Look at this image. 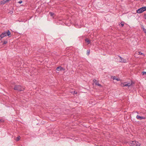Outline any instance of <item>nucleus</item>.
Wrapping results in <instances>:
<instances>
[{
    "instance_id": "f257e3e1",
    "label": "nucleus",
    "mask_w": 146,
    "mask_h": 146,
    "mask_svg": "<svg viewBox=\"0 0 146 146\" xmlns=\"http://www.w3.org/2000/svg\"><path fill=\"white\" fill-rule=\"evenodd\" d=\"M11 34V32L9 30H8L6 31H5L3 32L0 35V39L1 40L5 36H9Z\"/></svg>"
},
{
    "instance_id": "f03ea898",
    "label": "nucleus",
    "mask_w": 146,
    "mask_h": 146,
    "mask_svg": "<svg viewBox=\"0 0 146 146\" xmlns=\"http://www.w3.org/2000/svg\"><path fill=\"white\" fill-rule=\"evenodd\" d=\"M14 90H17L18 91H23L24 88L19 85H15L13 88Z\"/></svg>"
},
{
    "instance_id": "7ed1b4c3",
    "label": "nucleus",
    "mask_w": 146,
    "mask_h": 146,
    "mask_svg": "<svg viewBox=\"0 0 146 146\" xmlns=\"http://www.w3.org/2000/svg\"><path fill=\"white\" fill-rule=\"evenodd\" d=\"M136 141H131L129 142V144L131 146H135Z\"/></svg>"
},
{
    "instance_id": "20e7f679",
    "label": "nucleus",
    "mask_w": 146,
    "mask_h": 146,
    "mask_svg": "<svg viewBox=\"0 0 146 146\" xmlns=\"http://www.w3.org/2000/svg\"><path fill=\"white\" fill-rule=\"evenodd\" d=\"M123 86H128L129 87L131 86L132 84V83H127V82L124 83L123 84H122Z\"/></svg>"
},
{
    "instance_id": "39448f33",
    "label": "nucleus",
    "mask_w": 146,
    "mask_h": 146,
    "mask_svg": "<svg viewBox=\"0 0 146 146\" xmlns=\"http://www.w3.org/2000/svg\"><path fill=\"white\" fill-rule=\"evenodd\" d=\"M144 11L142 7L138 9L137 10V12L138 13H141Z\"/></svg>"
},
{
    "instance_id": "423d86ee",
    "label": "nucleus",
    "mask_w": 146,
    "mask_h": 146,
    "mask_svg": "<svg viewBox=\"0 0 146 146\" xmlns=\"http://www.w3.org/2000/svg\"><path fill=\"white\" fill-rule=\"evenodd\" d=\"M56 70L58 71H62V70H65V69L64 68L62 67L61 66H58L56 68Z\"/></svg>"
},
{
    "instance_id": "0eeeda50",
    "label": "nucleus",
    "mask_w": 146,
    "mask_h": 146,
    "mask_svg": "<svg viewBox=\"0 0 146 146\" xmlns=\"http://www.w3.org/2000/svg\"><path fill=\"white\" fill-rule=\"evenodd\" d=\"M119 58H120V59H121V60L120 61V62H123V63H125V62H126V60H125V59H124L123 58H122L120 56H119Z\"/></svg>"
},
{
    "instance_id": "6e6552de",
    "label": "nucleus",
    "mask_w": 146,
    "mask_h": 146,
    "mask_svg": "<svg viewBox=\"0 0 146 146\" xmlns=\"http://www.w3.org/2000/svg\"><path fill=\"white\" fill-rule=\"evenodd\" d=\"M136 118L138 119H140V120H141L143 119H145V117H143V116H140L138 115H137L136 116Z\"/></svg>"
},
{
    "instance_id": "1a4fd4ad",
    "label": "nucleus",
    "mask_w": 146,
    "mask_h": 146,
    "mask_svg": "<svg viewBox=\"0 0 146 146\" xmlns=\"http://www.w3.org/2000/svg\"><path fill=\"white\" fill-rule=\"evenodd\" d=\"M141 29H143V31L144 32L146 33V29H145L144 26L143 25H141Z\"/></svg>"
},
{
    "instance_id": "9d476101",
    "label": "nucleus",
    "mask_w": 146,
    "mask_h": 146,
    "mask_svg": "<svg viewBox=\"0 0 146 146\" xmlns=\"http://www.w3.org/2000/svg\"><path fill=\"white\" fill-rule=\"evenodd\" d=\"M111 78L113 79V80H116L117 81H119L120 79L119 78H117L115 76H111Z\"/></svg>"
},
{
    "instance_id": "9b49d317",
    "label": "nucleus",
    "mask_w": 146,
    "mask_h": 146,
    "mask_svg": "<svg viewBox=\"0 0 146 146\" xmlns=\"http://www.w3.org/2000/svg\"><path fill=\"white\" fill-rule=\"evenodd\" d=\"M85 41L87 43V44H88L90 43V40L88 38H86L85 39Z\"/></svg>"
},
{
    "instance_id": "f8f14e48",
    "label": "nucleus",
    "mask_w": 146,
    "mask_h": 146,
    "mask_svg": "<svg viewBox=\"0 0 146 146\" xmlns=\"http://www.w3.org/2000/svg\"><path fill=\"white\" fill-rule=\"evenodd\" d=\"M49 13L51 16L53 17H54L55 16V14L54 13L52 12H50Z\"/></svg>"
},
{
    "instance_id": "ddd939ff",
    "label": "nucleus",
    "mask_w": 146,
    "mask_h": 146,
    "mask_svg": "<svg viewBox=\"0 0 146 146\" xmlns=\"http://www.w3.org/2000/svg\"><path fill=\"white\" fill-rule=\"evenodd\" d=\"M6 3L5 0H3L0 2V5H3Z\"/></svg>"
},
{
    "instance_id": "4468645a",
    "label": "nucleus",
    "mask_w": 146,
    "mask_h": 146,
    "mask_svg": "<svg viewBox=\"0 0 146 146\" xmlns=\"http://www.w3.org/2000/svg\"><path fill=\"white\" fill-rule=\"evenodd\" d=\"M141 144L138 142L136 141V143L135 144V146H140Z\"/></svg>"
},
{
    "instance_id": "2eb2a0df",
    "label": "nucleus",
    "mask_w": 146,
    "mask_h": 146,
    "mask_svg": "<svg viewBox=\"0 0 146 146\" xmlns=\"http://www.w3.org/2000/svg\"><path fill=\"white\" fill-rule=\"evenodd\" d=\"M95 85L100 87H102V86L100 84H99L98 82H95Z\"/></svg>"
},
{
    "instance_id": "dca6fc26",
    "label": "nucleus",
    "mask_w": 146,
    "mask_h": 146,
    "mask_svg": "<svg viewBox=\"0 0 146 146\" xmlns=\"http://www.w3.org/2000/svg\"><path fill=\"white\" fill-rule=\"evenodd\" d=\"M20 137L19 135L17 137L16 139V140L17 141H18L20 140Z\"/></svg>"
},
{
    "instance_id": "f3484780",
    "label": "nucleus",
    "mask_w": 146,
    "mask_h": 146,
    "mask_svg": "<svg viewBox=\"0 0 146 146\" xmlns=\"http://www.w3.org/2000/svg\"><path fill=\"white\" fill-rule=\"evenodd\" d=\"M138 53H139L138 54L139 55H142L144 56V54L140 52H138Z\"/></svg>"
},
{
    "instance_id": "a211bd4d",
    "label": "nucleus",
    "mask_w": 146,
    "mask_h": 146,
    "mask_svg": "<svg viewBox=\"0 0 146 146\" xmlns=\"http://www.w3.org/2000/svg\"><path fill=\"white\" fill-rule=\"evenodd\" d=\"M90 53V50H88L87 51V54L88 55H89Z\"/></svg>"
},
{
    "instance_id": "6ab92c4d",
    "label": "nucleus",
    "mask_w": 146,
    "mask_h": 146,
    "mask_svg": "<svg viewBox=\"0 0 146 146\" xmlns=\"http://www.w3.org/2000/svg\"><path fill=\"white\" fill-rule=\"evenodd\" d=\"M141 73L142 74V75H146V72H143Z\"/></svg>"
},
{
    "instance_id": "aec40b11",
    "label": "nucleus",
    "mask_w": 146,
    "mask_h": 146,
    "mask_svg": "<svg viewBox=\"0 0 146 146\" xmlns=\"http://www.w3.org/2000/svg\"><path fill=\"white\" fill-rule=\"evenodd\" d=\"M144 11H146V7H142Z\"/></svg>"
},
{
    "instance_id": "412c9836",
    "label": "nucleus",
    "mask_w": 146,
    "mask_h": 146,
    "mask_svg": "<svg viewBox=\"0 0 146 146\" xmlns=\"http://www.w3.org/2000/svg\"><path fill=\"white\" fill-rule=\"evenodd\" d=\"M7 42L6 41H3V44H7Z\"/></svg>"
},
{
    "instance_id": "4be33fe9",
    "label": "nucleus",
    "mask_w": 146,
    "mask_h": 146,
    "mask_svg": "<svg viewBox=\"0 0 146 146\" xmlns=\"http://www.w3.org/2000/svg\"><path fill=\"white\" fill-rule=\"evenodd\" d=\"M4 120L3 119H0V122H3L4 121Z\"/></svg>"
},
{
    "instance_id": "5701e85b",
    "label": "nucleus",
    "mask_w": 146,
    "mask_h": 146,
    "mask_svg": "<svg viewBox=\"0 0 146 146\" xmlns=\"http://www.w3.org/2000/svg\"><path fill=\"white\" fill-rule=\"evenodd\" d=\"M124 26V24L123 23H121L120 24V26L121 27H123Z\"/></svg>"
},
{
    "instance_id": "b1692460",
    "label": "nucleus",
    "mask_w": 146,
    "mask_h": 146,
    "mask_svg": "<svg viewBox=\"0 0 146 146\" xmlns=\"http://www.w3.org/2000/svg\"><path fill=\"white\" fill-rule=\"evenodd\" d=\"M22 1H19L18 2V3H20V4H21V3H22Z\"/></svg>"
},
{
    "instance_id": "393cba45",
    "label": "nucleus",
    "mask_w": 146,
    "mask_h": 146,
    "mask_svg": "<svg viewBox=\"0 0 146 146\" xmlns=\"http://www.w3.org/2000/svg\"><path fill=\"white\" fill-rule=\"evenodd\" d=\"M11 0H5L6 3L8 2L9 1H11Z\"/></svg>"
},
{
    "instance_id": "a878e982",
    "label": "nucleus",
    "mask_w": 146,
    "mask_h": 146,
    "mask_svg": "<svg viewBox=\"0 0 146 146\" xmlns=\"http://www.w3.org/2000/svg\"><path fill=\"white\" fill-rule=\"evenodd\" d=\"M93 81L94 82H96V80H95V79H94V80H93Z\"/></svg>"
},
{
    "instance_id": "bb28decb",
    "label": "nucleus",
    "mask_w": 146,
    "mask_h": 146,
    "mask_svg": "<svg viewBox=\"0 0 146 146\" xmlns=\"http://www.w3.org/2000/svg\"><path fill=\"white\" fill-rule=\"evenodd\" d=\"M74 94H77V92H75V91H74Z\"/></svg>"
},
{
    "instance_id": "cd10ccee",
    "label": "nucleus",
    "mask_w": 146,
    "mask_h": 146,
    "mask_svg": "<svg viewBox=\"0 0 146 146\" xmlns=\"http://www.w3.org/2000/svg\"><path fill=\"white\" fill-rule=\"evenodd\" d=\"M145 16L146 17L145 19H146V14L145 15Z\"/></svg>"
}]
</instances>
